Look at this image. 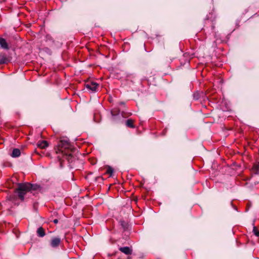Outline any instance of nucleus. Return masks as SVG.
Masks as SVG:
<instances>
[{"label": "nucleus", "mask_w": 259, "mask_h": 259, "mask_svg": "<svg viewBox=\"0 0 259 259\" xmlns=\"http://www.w3.org/2000/svg\"><path fill=\"white\" fill-rule=\"evenodd\" d=\"M21 154V151L20 149L18 148H15L13 149V152L11 154V156L13 157H19Z\"/></svg>", "instance_id": "0eeeda50"}, {"label": "nucleus", "mask_w": 259, "mask_h": 259, "mask_svg": "<svg viewBox=\"0 0 259 259\" xmlns=\"http://www.w3.org/2000/svg\"><path fill=\"white\" fill-rule=\"evenodd\" d=\"M113 172V169H112V168L110 166H108V167L107 169V171H106V173L109 174L110 175V176H111Z\"/></svg>", "instance_id": "ddd939ff"}, {"label": "nucleus", "mask_w": 259, "mask_h": 259, "mask_svg": "<svg viewBox=\"0 0 259 259\" xmlns=\"http://www.w3.org/2000/svg\"><path fill=\"white\" fill-rule=\"evenodd\" d=\"M254 174H257L259 173V163L258 164L254 165L252 168Z\"/></svg>", "instance_id": "9b49d317"}, {"label": "nucleus", "mask_w": 259, "mask_h": 259, "mask_svg": "<svg viewBox=\"0 0 259 259\" xmlns=\"http://www.w3.org/2000/svg\"><path fill=\"white\" fill-rule=\"evenodd\" d=\"M37 235L40 237H42L45 236V232L44 229L42 227H39L37 230Z\"/></svg>", "instance_id": "1a4fd4ad"}, {"label": "nucleus", "mask_w": 259, "mask_h": 259, "mask_svg": "<svg viewBox=\"0 0 259 259\" xmlns=\"http://www.w3.org/2000/svg\"><path fill=\"white\" fill-rule=\"evenodd\" d=\"M98 86L99 84L95 82H89L85 84L86 88L92 92H96Z\"/></svg>", "instance_id": "f03ea898"}, {"label": "nucleus", "mask_w": 259, "mask_h": 259, "mask_svg": "<svg viewBox=\"0 0 259 259\" xmlns=\"http://www.w3.org/2000/svg\"><path fill=\"white\" fill-rule=\"evenodd\" d=\"M61 242V239L59 237H54L50 242L51 246L52 247H56L59 245Z\"/></svg>", "instance_id": "7ed1b4c3"}, {"label": "nucleus", "mask_w": 259, "mask_h": 259, "mask_svg": "<svg viewBox=\"0 0 259 259\" xmlns=\"http://www.w3.org/2000/svg\"><path fill=\"white\" fill-rule=\"evenodd\" d=\"M126 125L130 127H134L133 121L131 119H128L126 122Z\"/></svg>", "instance_id": "f8f14e48"}, {"label": "nucleus", "mask_w": 259, "mask_h": 259, "mask_svg": "<svg viewBox=\"0 0 259 259\" xmlns=\"http://www.w3.org/2000/svg\"><path fill=\"white\" fill-rule=\"evenodd\" d=\"M119 250L125 254H131L132 252V250L128 247H120Z\"/></svg>", "instance_id": "39448f33"}, {"label": "nucleus", "mask_w": 259, "mask_h": 259, "mask_svg": "<svg viewBox=\"0 0 259 259\" xmlns=\"http://www.w3.org/2000/svg\"><path fill=\"white\" fill-rule=\"evenodd\" d=\"M58 220L55 219V220H54V223L55 224H57V223H58Z\"/></svg>", "instance_id": "2eb2a0df"}, {"label": "nucleus", "mask_w": 259, "mask_h": 259, "mask_svg": "<svg viewBox=\"0 0 259 259\" xmlns=\"http://www.w3.org/2000/svg\"><path fill=\"white\" fill-rule=\"evenodd\" d=\"M8 59L5 55H0V64L6 63Z\"/></svg>", "instance_id": "9d476101"}, {"label": "nucleus", "mask_w": 259, "mask_h": 259, "mask_svg": "<svg viewBox=\"0 0 259 259\" xmlns=\"http://www.w3.org/2000/svg\"><path fill=\"white\" fill-rule=\"evenodd\" d=\"M0 46L4 49H9L8 45L5 39L0 37Z\"/></svg>", "instance_id": "20e7f679"}, {"label": "nucleus", "mask_w": 259, "mask_h": 259, "mask_svg": "<svg viewBox=\"0 0 259 259\" xmlns=\"http://www.w3.org/2000/svg\"><path fill=\"white\" fill-rule=\"evenodd\" d=\"M258 163H259V162H258Z\"/></svg>", "instance_id": "f3484780"}, {"label": "nucleus", "mask_w": 259, "mask_h": 259, "mask_svg": "<svg viewBox=\"0 0 259 259\" xmlns=\"http://www.w3.org/2000/svg\"><path fill=\"white\" fill-rule=\"evenodd\" d=\"M111 114H112V116L115 115V114H114L113 111L111 112Z\"/></svg>", "instance_id": "dca6fc26"}, {"label": "nucleus", "mask_w": 259, "mask_h": 259, "mask_svg": "<svg viewBox=\"0 0 259 259\" xmlns=\"http://www.w3.org/2000/svg\"><path fill=\"white\" fill-rule=\"evenodd\" d=\"M34 190L42 192V188L39 185L34 184H31L28 183H20L18 185V188L16 189L18 193L19 197L22 200L24 199V196L29 191Z\"/></svg>", "instance_id": "f257e3e1"}, {"label": "nucleus", "mask_w": 259, "mask_h": 259, "mask_svg": "<svg viewBox=\"0 0 259 259\" xmlns=\"http://www.w3.org/2000/svg\"><path fill=\"white\" fill-rule=\"evenodd\" d=\"M253 232L254 233L255 236L257 237L259 236V231L257 229V228L255 227H253Z\"/></svg>", "instance_id": "4468645a"}, {"label": "nucleus", "mask_w": 259, "mask_h": 259, "mask_svg": "<svg viewBox=\"0 0 259 259\" xmlns=\"http://www.w3.org/2000/svg\"><path fill=\"white\" fill-rule=\"evenodd\" d=\"M48 145L49 144L46 141H42L41 142H38L37 144V147L41 149H45L48 146Z\"/></svg>", "instance_id": "423d86ee"}, {"label": "nucleus", "mask_w": 259, "mask_h": 259, "mask_svg": "<svg viewBox=\"0 0 259 259\" xmlns=\"http://www.w3.org/2000/svg\"><path fill=\"white\" fill-rule=\"evenodd\" d=\"M60 144L61 146L65 149L69 147V143L67 140H61L60 141Z\"/></svg>", "instance_id": "6e6552de"}]
</instances>
